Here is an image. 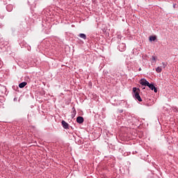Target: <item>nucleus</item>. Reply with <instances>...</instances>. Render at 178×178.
Masks as SVG:
<instances>
[{
	"mask_svg": "<svg viewBox=\"0 0 178 178\" xmlns=\"http://www.w3.org/2000/svg\"><path fill=\"white\" fill-rule=\"evenodd\" d=\"M156 73H161V72H162V67H157L156 68Z\"/></svg>",
	"mask_w": 178,
	"mask_h": 178,
	"instance_id": "10",
	"label": "nucleus"
},
{
	"mask_svg": "<svg viewBox=\"0 0 178 178\" xmlns=\"http://www.w3.org/2000/svg\"><path fill=\"white\" fill-rule=\"evenodd\" d=\"M118 49L121 52H124V51H126V44L121 43L118 45Z\"/></svg>",
	"mask_w": 178,
	"mask_h": 178,
	"instance_id": "3",
	"label": "nucleus"
},
{
	"mask_svg": "<svg viewBox=\"0 0 178 178\" xmlns=\"http://www.w3.org/2000/svg\"><path fill=\"white\" fill-rule=\"evenodd\" d=\"M14 101H17V99L16 97H15Z\"/></svg>",
	"mask_w": 178,
	"mask_h": 178,
	"instance_id": "15",
	"label": "nucleus"
},
{
	"mask_svg": "<svg viewBox=\"0 0 178 178\" xmlns=\"http://www.w3.org/2000/svg\"><path fill=\"white\" fill-rule=\"evenodd\" d=\"M61 124H62L63 129H69V124L67 122H66L65 120H63L61 122Z\"/></svg>",
	"mask_w": 178,
	"mask_h": 178,
	"instance_id": "6",
	"label": "nucleus"
},
{
	"mask_svg": "<svg viewBox=\"0 0 178 178\" xmlns=\"http://www.w3.org/2000/svg\"><path fill=\"white\" fill-rule=\"evenodd\" d=\"M162 65H163V67L165 68L166 66H168V63H162Z\"/></svg>",
	"mask_w": 178,
	"mask_h": 178,
	"instance_id": "13",
	"label": "nucleus"
},
{
	"mask_svg": "<svg viewBox=\"0 0 178 178\" xmlns=\"http://www.w3.org/2000/svg\"><path fill=\"white\" fill-rule=\"evenodd\" d=\"M133 92L135 99H138L139 102H141L143 101V99H141V97L140 96V88H133Z\"/></svg>",
	"mask_w": 178,
	"mask_h": 178,
	"instance_id": "1",
	"label": "nucleus"
},
{
	"mask_svg": "<svg viewBox=\"0 0 178 178\" xmlns=\"http://www.w3.org/2000/svg\"><path fill=\"white\" fill-rule=\"evenodd\" d=\"M120 112L122 113V112H123V111L122 110Z\"/></svg>",
	"mask_w": 178,
	"mask_h": 178,
	"instance_id": "18",
	"label": "nucleus"
},
{
	"mask_svg": "<svg viewBox=\"0 0 178 178\" xmlns=\"http://www.w3.org/2000/svg\"><path fill=\"white\" fill-rule=\"evenodd\" d=\"M143 90H145V88L144 87V88H143Z\"/></svg>",
	"mask_w": 178,
	"mask_h": 178,
	"instance_id": "16",
	"label": "nucleus"
},
{
	"mask_svg": "<svg viewBox=\"0 0 178 178\" xmlns=\"http://www.w3.org/2000/svg\"><path fill=\"white\" fill-rule=\"evenodd\" d=\"M173 8H174V9L177 8H178V5H177L176 3H174L173 4Z\"/></svg>",
	"mask_w": 178,
	"mask_h": 178,
	"instance_id": "12",
	"label": "nucleus"
},
{
	"mask_svg": "<svg viewBox=\"0 0 178 178\" xmlns=\"http://www.w3.org/2000/svg\"><path fill=\"white\" fill-rule=\"evenodd\" d=\"M152 60H156V57L152 56Z\"/></svg>",
	"mask_w": 178,
	"mask_h": 178,
	"instance_id": "14",
	"label": "nucleus"
},
{
	"mask_svg": "<svg viewBox=\"0 0 178 178\" xmlns=\"http://www.w3.org/2000/svg\"><path fill=\"white\" fill-rule=\"evenodd\" d=\"M156 40V36H150L149 41H155Z\"/></svg>",
	"mask_w": 178,
	"mask_h": 178,
	"instance_id": "11",
	"label": "nucleus"
},
{
	"mask_svg": "<svg viewBox=\"0 0 178 178\" xmlns=\"http://www.w3.org/2000/svg\"><path fill=\"white\" fill-rule=\"evenodd\" d=\"M76 122L79 124H81V123H84V118H83L82 116L77 117L76 118Z\"/></svg>",
	"mask_w": 178,
	"mask_h": 178,
	"instance_id": "5",
	"label": "nucleus"
},
{
	"mask_svg": "<svg viewBox=\"0 0 178 178\" xmlns=\"http://www.w3.org/2000/svg\"><path fill=\"white\" fill-rule=\"evenodd\" d=\"M76 113H77V112L76 111V108H74V107H73L71 118H72V119H73V118H74V116H76Z\"/></svg>",
	"mask_w": 178,
	"mask_h": 178,
	"instance_id": "8",
	"label": "nucleus"
},
{
	"mask_svg": "<svg viewBox=\"0 0 178 178\" xmlns=\"http://www.w3.org/2000/svg\"><path fill=\"white\" fill-rule=\"evenodd\" d=\"M78 37L82 38L83 40H87V35L84 33H80L79 35H78Z\"/></svg>",
	"mask_w": 178,
	"mask_h": 178,
	"instance_id": "7",
	"label": "nucleus"
},
{
	"mask_svg": "<svg viewBox=\"0 0 178 178\" xmlns=\"http://www.w3.org/2000/svg\"><path fill=\"white\" fill-rule=\"evenodd\" d=\"M139 70H141V68H139Z\"/></svg>",
	"mask_w": 178,
	"mask_h": 178,
	"instance_id": "17",
	"label": "nucleus"
},
{
	"mask_svg": "<svg viewBox=\"0 0 178 178\" xmlns=\"http://www.w3.org/2000/svg\"><path fill=\"white\" fill-rule=\"evenodd\" d=\"M139 83L141 86H144L145 87H147L148 84H149V82H148L145 79H140Z\"/></svg>",
	"mask_w": 178,
	"mask_h": 178,
	"instance_id": "2",
	"label": "nucleus"
},
{
	"mask_svg": "<svg viewBox=\"0 0 178 178\" xmlns=\"http://www.w3.org/2000/svg\"><path fill=\"white\" fill-rule=\"evenodd\" d=\"M26 86H27V82H22L19 84V88H24V87H26Z\"/></svg>",
	"mask_w": 178,
	"mask_h": 178,
	"instance_id": "9",
	"label": "nucleus"
},
{
	"mask_svg": "<svg viewBox=\"0 0 178 178\" xmlns=\"http://www.w3.org/2000/svg\"><path fill=\"white\" fill-rule=\"evenodd\" d=\"M147 87H149V88L152 90V91H154V92H158V89L155 87V86H154V83H149Z\"/></svg>",
	"mask_w": 178,
	"mask_h": 178,
	"instance_id": "4",
	"label": "nucleus"
}]
</instances>
